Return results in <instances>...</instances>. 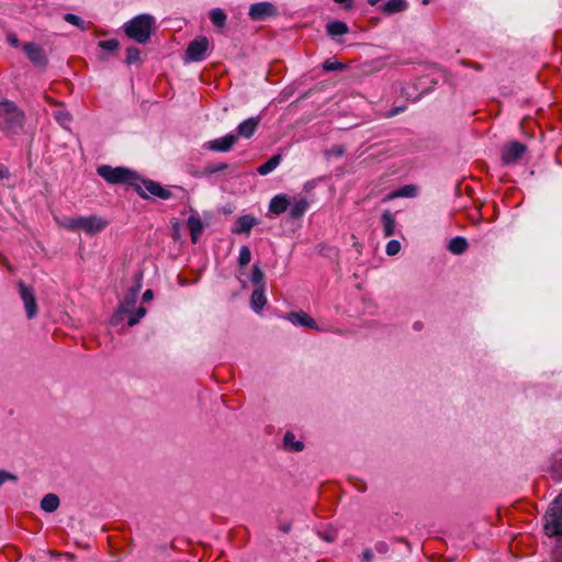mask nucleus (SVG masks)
<instances>
[{
  "label": "nucleus",
  "mask_w": 562,
  "mask_h": 562,
  "mask_svg": "<svg viewBox=\"0 0 562 562\" xmlns=\"http://www.w3.org/2000/svg\"><path fill=\"white\" fill-rule=\"evenodd\" d=\"M24 113L12 101L0 102V130L5 134H16L22 130Z\"/></svg>",
  "instance_id": "7ed1b4c3"
},
{
  "label": "nucleus",
  "mask_w": 562,
  "mask_h": 562,
  "mask_svg": "<svg viewBox=\"0 0 562 562\" xmlns=\"http://www.w3.org/2000/svg\"><path fill=\"white\" fill-rule=\"evenodd\" d=\"M250 281L256 288H265V273L258 265L252 266Z\"/></svg>",
  "instance_id": "c756f323"
},
{
  "label": "nucleus",
  "mask_w": 562,
  "mask_h": 562,
  "mask_svg": "<svg viewBox=\"0 0 562 562\" xmlns=\"http://www.w3.org/2000/svg\"><path fill=\"white\" fill-rule=\"evenodd\" d=\"M414 328H415L416 330H420V329L423 328V323H422V322H415V323H414Z\"/></svg>",
  "instance_id": "8fccbe9b"
},
{
  "label": "nucleus",
  "mask_w": 562,
  "mask_h": 562,
  "mask_svg": "<svg viewBox=\"0 0 562 562\" xmlns=\"http://www.w3.org/2000/svg\"><path fill=\"white\" fill-rule=\"evenodd\" d=\"M327 34L330 37H336L339 35H345L349 32L348 25L342 21H331L326 25Z\"/></svg>",
  "instance_id": "4be33fe9"
},
{
  "label": "nucleus",
  "mask_w": 562,
  "mask_h": 562,
  "mask_svg": "<svg viewBox=\"0 0 562 562\" xmlns=\"http://www.w3.org/2000/svg\"><path fill=\"white\" fill-rule=\"evenodd\" d=\"M401 250V244L400 241L393 239V240H390L386 245V254L389 256H395L400 252Z\"/></svg>",
  "instance_id": "58836bf2"
},
{
  "label": "nucleus",
  "mask_w": 562,
  "mask_h": 562,
  "mask_svg": "<svg viewBox=\"0 0 562 562\" xmlns=\"http://www.w3.org/2000/svg\"><path fill=\"white\" fill-rule=\"evenodd\" d=\"M278 528L283 533H289L292 529V522L291 521H281V522H279Z\"/></svg>",
  "instance_id": "ea45409f"
},
{
  "label": "nucleus",
  "mask_w": 562,
  "mask_h": 562,
  "mask_svg": "<svg viewBox=\"0 0 562 562\" xmlns=\"http://www.w3.org/2000/svg\"><path fill=\"white\" fill-rule=\"evenodd\" d=\"M283 447L288 451L300 452L304 449L302 441L295 440V436L291 431H286L283 437Z\"/></svg>",
  "instance_id": "b1692460"
},
{
  "label": "nucleus",
  "mask_w": 562,
  "mask_h": 562,
  "mask_svg": "<svg viewBox=\"0 0 562 562\" xmlns=\"http://www.w3.org/2000/svg\"><path fill=\"white\" fill-rule=\"evenodd\" d=\"M336 3L342 4L345 9L352 8V0H334Z\"/></svg>",
  "instance_id": "c03bdc74"
},
{
  "label": "nucleus",
  "mask_w": 562,
  "mask_h": 562,
  "mask_svg": "<svg viewBox=\"0 0 562 562\" xmlns=\"http://www.w3.org/2000/svg\"><path fill=\"white\" fill-rule=\"evenodd\" d=\"M10 172L7 167L0 166V180H3L5 178H9Z\"/></svg>",
  "instance_id": "a18cd8bd"
},
{
  "label": "nucleus",
  "mask_w": 562,
  "mask_h": 562,
  "mask_svg": "<svg viewBox=\"0 0 562 562\" xmlns=\"http://www.w3.org/2000/svg\"><path fill=\"white\" fill-rule=\"evenodd\" d=\"M155 19L150 14H139L123 25L125 35L137 42L146 44L154 32Z\"/></svg>",
  "instance_id": "f03ea898"
},
{
  "label": "nucleus",
  "mask_w": 562,
  "mask_h": 562,
  "mask_svg": "<svg viewBox=\"0 0 562 562\" xmlns=\"http://www.w3.org/2000/svg\"><path fill=\"white\" fill-rule=\"evenodd\" d=\"M281 161V155H274L269 160H267L265 164L258 167L257 171L266 176L270 173L272 170H274Z\"/></svg>",
  "instance_id": "cd10ccee"
},
{
  "label": "nucleus",
  "mask_w": 562,
  "mask_h": 562,
  "mask_svg": "<svg viewBox=\"0 0 562 562\" xmlns=\"http://www.w3.org/2000/svg\"><path fill=\"white\" fill-rule=\"evenodd\" d=\"M551 562H562V542L558 540L551 552Z\"/></svg>",
  "instance_id": "4c0bfd02"
},
{
  "label": "nucleus",
  "mask_w": 562,
  "mask_h": 562,
  "mask_svg": "<svg viewBox=\"0 0 562 562\" xmlns=\"http://www.w3.org/2000/svg\"><path fill=\"white\" fill-rule=\"evenodd\" d=\"M544 531L549 537L562 536V492L550 504L544 515Z\"/></svg>",
  "instance_id": "39448f33"
},
{
  "label": "nucleus",
  "mask_w": 562,
  "mask_h": 562,
  "mask_svg": "<svg viewBox=\"0 0 562 562\" xmlns=\"http://www.w3.org/2000/svg\"><path fill=\"white\" fill-rule=\"evenodd\" d=\"M380 0H368L370 5H375Z\"/></svg>",
  "instance_id": "3c124183"
},
{
  "label": "nucleus",
  "mask_w": 562,
  "mask_h": 562,
  "mask_svg": "<svg viewBox=\"0 0 562 562\" xmlns=\"http://www.w3.org/2000/svg\"><path fill=\"white\" fill-rule=\"evenodd\" d=\"M307 207H308V202L305 198L295 200L294 203L290 207L289 216L292 220H299L304 215Z\"/></svg>",
  "instance_id": "aec40b11"
},
{
  "label": "nucleus",
  "mask_w": 562,
  "mask_h": 562,
  "mask_svg": "<svg viewBox=\"0 0 562 562\" xmlns=\"http://www.w3.org/2000/svg\"><path fill=\"white\" fill-rule=\"evenodd\" d=\"M97 173L111 184L123 183L135 189L137 194L147 200L150 195L161 200L173 198V193L159 182L142 178L136 171L126 167L99 166Z\"/></svg>",
  "instance_id": "f257e3e1"
},
{
  "label": "nucleus",
  "mask_w": 562,
  "mask_h": 562,
  "mask_svg": "<svg viewBox=\"0 0 562 562\" xmlns=\"http://www.w3.org/2000/svg\"><path fill=\"white\" fill-rule=\"evenodd\" d=\"M383 232L385 237H391L395 233V220L390 210H385L382 214Z\"/></svg>",
  "instance_id": "393cba45"
},
{
  "label": "nucleus",
  "mask_w": 562,
  "mask_h": 562,
  "mask_svg": "<svg viewBox=\"0 0 562 562\" xmlns=\"http://www.w3.org/2000/svg\"><path fill=\"white\" fill-rule=\"evenodd\" d=\"M278 8L271 2H257L251 4L249 16L254 21H263L267 18L278 15Z\"/></svg>",
  "instance_id": "9d476101"
},
{
  "label": "nucleus",
  "mask_w": 562,
  "mask_h": 562,
  "mask_svg": "<svg viewBox=\"0 0 562 562\" xmlns=\"http://www.w3.org/2000/svg\"><path fill=\"white\" fill-rule=\"evenodd\" d=\"M59 506V498L56 494H46L41 501V508L46 513L55 512Z\"/></svg>",
  "instance_id": "a878e982"
},
{
  "label": "nucleus",
  "mask_w": 562,
  "mask_h": 562,
  "mask_svg": "<svg viewBox=\"0 0 562 562\" xmlns=\"http://www.w3.org/2000/svg\"><path fill=\"white\" fill-rule=\"evenodd\" d=\"M405 109H406L405 105H403V106H395V108L390 110V112L386 114V117H393V116L397 115L398 113L403 112Z\"/></svg>",
  "instance_id": "79ce46f5"
},
{
  "label": "nucleus",
  "mask_w": 562,
  "mask_h": 562,
  "mask_svg": "<svg viewBox=\"0 0 562 562\" xmlns=\"http://www.w3.org/2000/svg\"><path fill=\"white\" fill-rule=\"evenodd\" d=\"M547 472L554 482L562 481V451H557L552 454Z\"/></svg>",
  "instance_id": "2eb2a0df"
},
{
  "label": "nucleus",
  "mask_w": 562,
  "mask_h": 562,
  "mask_svg": "<svg viewBox=\"0 0 562 562\" xmlns=\"http://www.w3.org/2000/svg\"><path fill=\"white\" fill-rule=\"evenodd\" d=\"M64 20L77 27H79L80 30H87L88 29V24L78 15L76 14H72V13H67L64 15Z\"/></svg>",
  "instance_id": "473e14b6"
},
{
  "label": "nucleus",
  "mask_w": 562,
  "mask_h": 562,
  "mask_svg": "<svg viewBox=\"0 0 562 562\" xmlns=\"http://www.w3.org/2000/svg\"><path fill=\"white\" fill-rule=\"evenodd\" d=\"M23 49L30 61L38 68H45L47 65V56L44 49L35 43H26Z\"/></svg>",
  "instance_id": "9b49d317"
},
{
  "label": "nucleus",
  "mask_w": 562,
  "mask_h": 562,
  "mask_svg": "<svg viewBox=\"0 0 562 562\" xmlns=\"http://www.w3.org/2000/svg\"><path fill=\"white\" fill-rule=\"evenodd\" d=\"M98 45L104 50L114 52L119 48L120 43L117 40L112 38L106 41H100Z\"/></svg>",
  "instance_id": "e433bc0d"
},
{
  "label": "nucleus",
  "mask_w": 562,
  "mask_h": 562,
  "mask_svg": "<svg viewBox=\"0 0 562 562\" xmlns=\"http://www.w3.org/2000/svg\"><path fill=\"white\" fill-rule=\"evenodd\" d=\"M59 225L69 231H83L88 234H97L106 227L108 222L97 215L66 217Z\"/></svg>",
  "instance_id": "20e7f679"
},
{
  "label": "nucleus",
  "mask_w": 562,
  "mask_h": 562,
  "mask_svg": "<svg viewBox=\"0 0 562 562\" xmlns=\"http://www.w3.org/2000/svg\"><path fill=\"white\" fill-rule=\"evenodd\" d=\"M209 16L215 29L222 32L227 22V15L224 10L220 8L212 9L209 13Z\"/></svg>",
  "instance_id": "6ab92c4d"
},
{
  "label": "nucleus",
  "mask_w": 562,
  "mask_h": 562,
  "mask_svg": "<svg viewBox=\"0 0 562 562\" xmlns=\"http://www.w3.org/2000/svg\"><path fill=\"white\" fill-rule=\"evenodd\" d=\"M265 288H256L251 293V307L259 312L266 304Z\"/></svg>",
  "instance_id": "bb28decb"
},
{
  "label": "nucleus",
  "mask_w": 562,
  "mask_h": 562,
  "mask_svg": "<svg viewBox=\"0 0 562 562\" xmlns=\"http://www.w3.org/2000/svg\"><path fill=\"white\" fill-rule=\"evenodd\" d=\"M8 41H9V43H10L12 46H14V47H16V46L19 45V41H18V38L15 37V35H10V36L8 37Z\"/></svg>",
  "instance_id": "09e8293b"
},
{
  "label": "nucleus",
  "mask_w": 562,
  "mask_h": 562,
  "mask_svg": "<svg viewBox=\"0 0 562 562\" xmlns=\"http://www.w3.org/2000/svg\"><path fill=\"white\" fill-rule=\"evenodd\" d=\"M140 61V50L135 46H130L126 49L125 63L127 65L136 64Z\"/></svg>",
  "instance_id": "2f4dec72"
},
{
  "label": "nucleus",
  "mask_w": 562,
  "mask_h": 562,
  "mask_svg": "<svg viewBox=\"0 0 562 562\" xmlns=\"http://www.w3.org/2000/svg\"><path fill=\"white\" fill-rule=\"evenodd\" d=\"M362 561L363 562H371V560L373 559V553L371 551V549H366L363 552H362Z\"/></svg>",
  "instance_id": "37998d69"
},
{
  "label": "nucleus",
  "mask_w": 562,
  "mask_h": 562,
  "mask_svg": "<svg viewBox=\"0 0 562 562\" xmlns=\"http://www.w3.org/2000/svg\"><path fill=\"white\" fill-rule=\"evenodd\" d=\"M468 247V240L461 236L453 237L448 244V250L454 255H462Z\"/></svg>",
  "instance_id": "5701e85b"
},
{
  "label": "nucleus",
  "mask_w": 562,
  "mask_h": 562,
  "mask_svg": "<svg viewBox=\"0 0 562 562\" xmlns=\"http://www.w3.org/2000/svg\"><path fill=\"white\" fill-rule=\"evenodd\" d=\"M260 122V117H249L246 121L241 122L237 126V134L241 137L249 138L256 132Z\"/></svg>",
  "instance_id": "dca6fc26"
},
{
  "label": "nucleus",
  "mask_w": 562,
  "mask_h": 562,
  "mask_svg": "<svg viewBox=\"0 0 562 562\" xmlns=\"http://www.w3.org/2000/svg\"><path fill=\"white\" fill-rule=\"evenodd\" d=\"M258 223L259 222L257 217L250 214L239 216L236 221L235 226L232 228V233L249 235L251 228L258 225Z\"/></svg>",
  "instance_id": "f8f14e48"
},
{
  "label": "nucleus",
  "mask_w": 562,
  "mask_h": 562,
  "mask_svg": "<svg viewBox=\"0 0 562 562\" xmlns=\"http://www.w3.org/2000/svg\"><path fill=\"white\" fill-rule=\"evenodd\" d=\"M18 288H19L21 299L24 303L26 316L29 319H32L37 314V303H36L34 289L30 285H26L21 280L18 282Z\"/></svg>",
  "instance_id": "6e6552de"
},
{
  "label": "nucleus",
  "mask_w": 562,
  "mask_h": 562,
  "mask_svg": "<svg viewBox=\"0 0 562 562\" xmlns=\"http://www.w3.org/2000/svg\"><path fill=\"white\" fill-rule=\"evenodd\" d=\"M286 318L294 325L319 330L316 322L305 312H291Z\"/></svg>",
  "instance_id": "4468645a"
},
{
  "label": "nucleus",
  "mask_w": 562,
  "mask_h": 562,
  "mask_svg": "<svg viewBox=\"0 0 562 562\" xmlns=\"http://www.w3.org/2000/svg\"><path fill=\"white\" fill-rule=\"evenodd\" d=\"M527 151V146L520 142L514 140L505 145L502 151V161L504 165L517 164Z\"/></svg>",
  "instance_id": "1a4fd4ad"
},
{
  "label": "nucleus",
  "mask_w": 562,
  "mask_h": 562,
  "mask_svg": "<svg viewBox=\"0 0 562 562\" xmlns=\"http://www.w3.org/2000/svg\"><path fill=\"white\" fill-rule=\"evenodd\" d=\"M416 187L413 184L404 186L400 188L398 190L393 191L389 194V199H395V198H412L416 195Z\"/></svg>",
  "instance_id": "c85d7f7f"
},
{
  "label": "nucleus",
  "mask_w": 562,
  "mask_h": 562,
  "mask_svg": "<svg viewBox=\"0 0 562 562\" xmlns=\"http://www.w3.org/2000/svg\"><path fill=\"white\" fill-rule=\"evenodd\" d=\"M140 284H137L135 288H132L124 296L123 301L120 303L116 312L113 314L111 318V324L113 326H117L122 323L127 313H132L137 302L138 293H139Z\"/></svg>",
  "instance_id": "423d86ee"
},
{
  "label": "nucleus",
  "mask_w": 562,
  "mask_h": 562,
  "mask_svg": "<svg viewBox=\"0 0 562 562\" xmlns=\"http://www.w3.org/2000/svg\"><path fill=\"white\" fill-rule=\"evenodd\" d=\"M228 168V165L226 162H218V164H209L204 167L203 173L204 175H213L220 171H224Z\"/></svg>",
  "instance_id": "c9c22d12"
},
{
  "label": "nucleus",
  "mask_w": 562,
  "mask_h": 562,
  "mask_svg": "<svg viewBox=\"0 0 562 562\" xmlns=\"http://www.w3.org/2000/svg\"><path fill=\"white\" fill-rule=\"evenodd\" d=\"M346 68H347V66L345 64H342L341 61H338V60L326 59L323 63V69L325 71H340V70H344Z\"/></svg>",
  "instance_id": "72a5a7b5"
},
{
  "label": "nucleus",
  "mask_w": 562,
  "mask_h": 562,
  "mask_svg": "<svg viewBox=\"0 0 562 562\" xmlns=\"http://www.w3.org/2000/svg\"><path fill=\"white\" fill-rule=\"evenodd\" d=\"M467 66H471L475 70H482V66L477 63H467L465 60L462 61Z\"/></svg>",
  "instance_id": "de8ad7c7"
},
{
  "label": "nucleus",
  "mask_w": 562,
  "mask_h": 562,
  "mask_svg": "<svg viewBox=\"0 0 562 562\" xmlns=\"http://www.w3.org/2000/svg\"><path fill=\"white\" fill-rule=\"evenodd\" d=\"M381 9L385 14L390 15V14L405 11L407 9V2H406V0H387L382 5Z\"/></svg>",
  "instance_id": "412c9836"
},
{
  "label": "nucleus",
  "mask_w": 562,
  "mask_h": 562,
  "mask_svg": "<svg viewBox=\"0 0 562 562\" xmlns=\"http://www.w3.org/2000/svg\"><path fill=\"white\" fill-rule=\"evenodd\" d=\"M154 297V292L151 290H146L143 294V301L148 302Z\"/></svg>",
  "instance_id": "49530a36"
},
{
  "label": "nucleus",
  "mask_w": 562,
  "mask_h": 562,
  "mask_svg": "<svg viewBox=\"0 0 562 562\" xmlns=\"http://www.w3.org/2000/svg\"><path fill=\"white\" fill-rule=\"evenodd\" d=\"M251 260V251L248 246H241L239 250L238 263L240 267L247 266Z\"/></svg>",
  "instance_id": "f704fd0d"
},
{
  "label": "nucleus",
  "mask_w": 562,
  "mask_h": 562,
  "mask_svg": "<svg viewBox=\"0 0 562 562\" xmlns=\"http://www.w3.org/2000/svg\"><path fill=\"white\" fill-rule=\"evenodd\" d=\"M236 142L237 137L233 134H228L224 137L210 140L207 148L213 151H228Z\"/></svg>",
  "instance_id": "ddd939ff"
},
{
  "label": "nucleus",
  "mask_w": 562,
  "mask_h": 562,
  "mask_svg": "<svg viewBox=\"0 0 562 562\" xmlns=\"http://www.w3.org/2000/svg\"><path fill=\"white\" fill-rule=\"evenodd\" d=\"M146 314V308L143 306H139L137 308L134 307L132 313H127L126 316H128L127 319V326L133 327L136 325Z\"/></svg>",
  "instance_id": "7c9ffc66"
},
{
  "label": "nucleus",
  "mask_w": 562,
  "mask_h": 562,
  "mask_svg": "<svg viewBox=\"0 0 562 562\" xmlns=\"http://www.w3.org/2000/svg\"><path fill=\"white\" fill-rule=\"evenodd\" d=\"M290 206V201L285 194H278L273 196L269 204V211L276 215L284 213Z\"/></svg>",
  "instance_id": "f3484780"
},
{
  "label": "nucleus",
  "mask_w": 562,
  "mask_h": 562,
  "mask_svg": "<svg viewBox=\"0 0 562 562\" xmlns=\"http://www.w3.org/2000/svg\"><path fill=\"white\" fill-rule=\"evenodd\" d=\"M375 550L381 554H385L389 551V544L384 541H379L375 543Z\"/></svg>",
  "instance_id": "a19ab883"
},
{
  "label": "nucleus",
  "mask_w": 562,
  "mask_h": 562,
  "mask_svg": "<svg viewBox=\"0 0 562 562\" xmlns=\"http://www.w3.org/2000/svg\"><path fill=\"white\" fill-rule=\"evenodd\" d=\"M428 0H423V4H428Z\"/></svg>",
  "instance_id": "603ef678"
},
{
  "label": "nucleus",
  "mask_w": 562,
  "mask_h": 562,
  "mask_svg": "<svg viewBox=\"0 0 562 562\" xmlns=\"http://www.w3.org/2000/svg\"><path fill=\"white\" fill-rule=\"evenodd\" d=\"M210 42L205 36H198L191 41L186 49V61H201L205 59Z\"/></svg>",
  "instance_id": "0eeeda50"
},
{
  "label": "nucleus",
  "mask_w": 562,
  "mask_h": 562,
  "mask_svg": "<svg viewBox=\"0 0 562 562\" xmlns=\"http://www.w3.org/2000/svg\"><path fill=\"white\" fill-rule=\"evenodd\" d=\"M187 225H188V228L190 231L191 240H192L193 244H195L199 240V238H200V236L202 234L203 224H202V222H201L199 216L191 215L188 218Z\"/></svg>",
  "instance_id": "a211bd4d"
}]
</instances>
